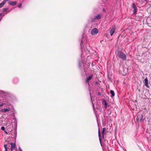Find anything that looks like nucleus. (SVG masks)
<instances>
[{
	"label": "nucleus",
	"mask_w": 151,
	"mask_h": 151,
	"mask_svg": "<svg viewBox=\"0 0 151 151\" xmlns=\"http://www.w3.org/2000/svg\"><path fill=\"white\" fill-rule=\"evenodd\" d=\"M4 147L5 149V151H7V145H4Z\"/></svg>",
	"instance_id": "16"
},
{
	"label": "nucleus",
	"mask_w": 151,
	"mask_h": 151,
	"mask_svg": "<svg viewBox=\"0 0 151 151\" xmlns=\"http://www.w3.org/2000/svg\"><path fill=\"white\" fill-rule=\"evenodd\" d=\"M19 151H22V150L21 148H20V147H19Z\"/></svg>",
	"instance_id": "21"
},
{
	"label": "nucleus",
	"mask_w": 151,
	"mask_h": 151,
	"mask_svg": "<svg viewBox=\"0 0 151 151\" xmlns=\"http://www.w3.org/2000/svg\"><path fill=\"white\" fill-rule=\"evenodd\" d=\"M98 32V30L96 28H94L92 29L91 33L92 35H94L97 34Z\"/></svg>",
	"instance_id": "3"
},
{
	"label": "nucleus",
	"mask_w": 151,
	"mask_h": 151,
	"mask_svg": "<svg viewBox=\"0 0 151 151\" xmlns=\"http://www.w3.org/2000/svg\"><path fill=\"white\" fill-rule=\"evenodd\" d=\"M132 7L133 8H136V6L135 4L134 3H132Z\"/></svg>",
	"instance_id": "17"
},
{
	"label": "nucleus",
	"mask_w": 151,
	"mask_h": 151,
	"mask_svg": "<svg viewBox=\"0 0 151 151\" xmlns=\"http://www.w3.org/2000/svg\"><path fill=\"white\" fill-rule=\"evenodd\" d=\"M7 9L6 8H4L3 9V12H5L6 11Z\"/></svg>",
	"instance_id": "20"
},
{
	"label": "nucleus",
	"mask_w": 151,
	"mask_h": 151,
	"mask_svg": "<svg viewBox=\"0 0 151 151\" xmlns=\"http://www.w3.org/2000/svg\"><path fill=\"white\" fill-rule=\"evenodd\" d=\"M4 132H5V133L6 134H8V133L6 132H5V131H4Z\"/></svg>",
	"instance_id": "25"
},
{
	"label": "nucleus",
	"mask_w": 151,
	"mask_h": 151,
	"mask_svg": "<svg viewBox=\"0 0 151 151\" xmlns=\"http://www.w3.org/2000/svg\"><path fill=\"white\" fill-rule=\"evenodd\" d=\"M22 6V4H20L19 6V8H20Z\"/></svg>",
	"instance_id": "23"
},
{
	"label": "nucleus",
	"mask_w": 151,
	"mask_h": 151,
	"mask_svg": "<svg viewBox=\"0 0 151 151\" xmlns=\"http://www.w3.org/2000/svg\"><path fill=\"white\" fill-rule=\"evenodd\" d=\"M118 56L124 60L126 59V57L125 55L121 52H118Z\"/></svg>",
	"instance_id": "1"
},
{
	"label": "nucleus",
	"mask_w": 151,
	"mask_h": 151,
	"mask_svg": "<svg viewBox=\"0 0 151 151\" xmlns=\"http://www.w3.org/2000/svg\"><path fill=\"white\" fill-rule=\"evenodd\" d=\"M10 144L11 146V150H12L14 149L15 147V144L13 143H11Z\"/></svg>",
	"instance_id": "7"
},
{
	"label": "nucleus",
	"mask_w": 151,
	"mask_h": 151,
	"mask_svg": "<svg viewBox=\"0 0 151 151\" xmlns=\"http://www.w3.org/2000/svg\"><path fill=\"white\" fill-rule=\"evenodd\" d=\"M93 76L92 75H91L88 77L86 79V82H88L92 78Z\"/></svg>",
	"instance_id": "8"
},
{
	"label": "nucleus",
	"mask_w": 151,
	"mask_h": 151,
	"mask_svg": "<svg viewBox=\"0 0 151 151\" xmlns=\"http://www.w3.org/2000/svg\"><path fill=\"white\" fill-rule=\"evenodd\" d=\"M2 15V14H0V17Z\"/></svg>",
	"instance_id": "26"
},
{
	"label": "nucleus",
	"mask_w": 151,
	"mask_h": 151,
	"mask_svg": "<svg viewBox=\"0 0 151 151\" xmlns=\"http://www.w3.org/2000/svg\"><path fill=\"white\" fill-rule=\"evenodd\" d=\"M122 74L123 75H125L126 73H122Z\"/></svg>",
	"instance_id": "24"
},
{
	"label": "nucleus",
	"mask_w": 151,
	"mask_h": 151,
	"mask_svg": "<svg viewBox=\"0 0 151 151\" xmlns=\"http://www.w3.org/2000/svg\"><path fill=\"white\" fill-rule=\"evenodd\" d=\"M106 130V129L105 128H103V129H102V134H103V136L104 135V133L105 132V131Z\"/></svg>",
	"instance_id": "15"
},
{
	"label": "nucleus",
	"mask_w": 151,
	"mask_h": 151,
	"mask_svg": "<svg viewBox=\"0 0 151 151\" xmlns=\"http://www.w3.org/2000/svg\"><path fill=\"white\" fill-rule=\"evenodd\" d=\"M6 3V1H3L0 4V8L2 7Z\"/></svg>",
	"instance_id": "11"
},
{
	"label": "nucleus",
	"mask_w": 151,
	"mask_h": 151,
	"mask_svg": "<svg viewBox=\"0 0 151 151\" xmlns=\"http://www.w3.org/2000/svg\"><path fill=\"white\" fill-rule=\"evenodd\" d=\"M3 105H4V104H0V107L3 106Z\"/></svg>",
	"instance_id": "22"
},
{
	"label": "nucleus",
	"mask_w": 151,
	"mask_h": 151,
	"mask_svg": "<svg viewBox=\"0 0 151 151\" xmlns=\"http://www.w3.org/2000/svg\"><path fill=\"white\" fill-rule=\"evenodd\" d=\"M9 0H4V1H8Z\"/></svg>",
	"instance_id": "27"
},
{
	"label": "nucleus",
	"mask_w": 151,
	"mask_h": 151,
	"mask_svg": "<svg viewBox=\"0 0 151 151\" xmlns=\"http://www.w3.org/2000/svg\"><path fill=\"white\" fill-rule=\"evenodd\" d=\"M134 11H133L134 13V14H135L137 12V8H134Z\"/></svg>",
	"instance_id": "18"
},
{
	"label": "nucleus",
	"mask_w": 151,
	"mask_h": 151,
	"mask_svg": "<svg viewBox=\"0 0 151 151\" xmlns=\"http://www.w3.org/2000/svg\"><path fill=\"white\" fill-rule=\"evenodd\" d=\"M103 103L105 105V108L106 109L107 107V104L106 103V100H104L103 101Z\"/></svg>",
	"instance_id": "14"
},
{
	"label": "nucleus",
	"mask_w": 151,
	"mask_h": 151,
	"mask_svg": "<svg viewBox=\"0 0 151 151\" xmlns=\"http://www.w3.org/2000/svg\"><path fill=\"white\" fill-rule=\"evenodd\" d=\"M116 30L115 28L114 27L112 28L110 31V35L111 36H112L114 32H115Z\"/></svg>",
	"instance_id": "4"
},
{
	"label": "nucleus",
	"mask_w": 151,
	"mask_h": 151,
	"mask_svg": "<svg viewBox=\"0 0 151 151\" xmlns=\"http://www.w3.org/2000/svg\"><path fill=\"white\" fill-rule=\"evenodd\" d=\"M1 129L4 131H5V128L4 127H1Z\"/></svg>",
	"instance_id": "19"
},
{
	"label": "nucleus",
	"mask_w": 151,
	"mask_h": 151,
	"mask_svg": "<svg viewBox=\"0 0 151 151\" xmlns=\"http://www.w3.org/2000/svg\"><path fill=\"white\" fill-rule=\"evenodd\" d=\"M144 81L145 86L147 88H149V86L148 84V81L147 78L145 79Z\"/></svg>",
	"instance_id": "6"
},
{
	"label": "nucleus",
	"mask_w": 151,
	"mask_h": 151,
	"mask_svg": "<svg viewBox=\"0 0 151 151\" xmlns=\"http://www.w3.org/2000/svg\"><path fill=\"white\" fill-rule=\"evenodd\" d=\"M10 110V108H9L8 109H2L1 110V111L4 113H5L7 111H9Z\"/></svg>",
	"instance_id": "5"
},
{
	"label": "nucleus",
	"mask_w": 151,
	"mask_h": 151,
	"mask_svg": "<svg viewBox=\"0 0 151 151\" xmlns=\"http://www.w3.org/2000/svg\"><path fill=\"white\" fill-rule=\"evenodd\" d=\"M101 18V16L99 14L95 16L94 18V19H99Z\"/></svg>",
	"instance_id": "12"
},
{
	"label": "nucleus",
	"mask_w": 151,
	"mask_h": 151,
	"mask_svg": "<svg viewBox=\"0 0 151 151\" xmlns=\"http://www.w3.org/2000/svg\"><path fill=\"white\" fill-rule=\"evenodd\" d=\"M144 119H145L143 118V116L142 114H139L137 119V122L138 123L139 122H142Z\"/></svg>",
	"instance_id": "2"
},
{
	"label": "nucleus",
	"mask_w": 151,
	"mask_h": 151,
	"mask_svg": "<svg viewBox=\"0 0 151 151\" xmlns=\"http://www.w3.org/2000/svg\"><path fill=\"white\" fill-rule=\"evenodd\" d=\"M110 93L111 95V97H114V96L115 93L114 91L111 90L110 91Z\"/></svg>",
	"instance_id": "13"
},
{
	"label": "nucleus",
	"mask_w": 151,
	"mask_h": 151,
	"mask_svg": "<svg viewBox=\"0 0 151 151\" xmlns=\"http://www.w3.org/2000/svg\"><path fill=\"white\" fill-rule=\"evenodd\" d=\"M9 3L12 6H15L17 4V2H16L10 1Z\"/></svg>",
	"instance_id": "9"
},
{
	"label": "nucleus",
	"mask_w": 151,
	"mask_h": 151,
	"mask_svg": "<svg viewBox=\"0 0 151 151\" xmlns=\"http://www.w3.org/2000/svg\"><path fill=\"white\" fill-rule=\"evenodd\" d=\"M98 134H99V141H100V142H101V133H100V130L99 129V130H98Z\"/></svg>",
	"instance_id": "10"
}]
</instances>
